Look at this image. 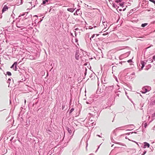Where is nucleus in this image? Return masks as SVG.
<instances>
[{
    "mask_svg": "<svg viewBox=\"0 0 155 155\" xmlns=\"http://www.w3.org/2000/svg\"><path fill=\"white\" fill-rule=\"evenodd\" d=\"M68 11L70 12H73L74 9V8H68L67 9Z\"/></svg>",
    "mask_w": 155,
    "mask_h": 155,
    "instance_id": "obj_4",
    "label": "nucleus"
},
{
    "mask_svg": "<svg viewBox=\"0 0 155 155\" xmlns=\"http://www.w3.org/2000/svg\"><path fill=\"white\" fill-rule=\"evenodd\" d=\"M8 80H10V79H9Z\"/></svg>",
    "mask_w": 155,
    "mask_h": 155,
    "instance_id": "obj_25",
    "label": "nucleus"
},
{
    "mask_svg": "<svg viewBox=\"0 0 155 155\" xmlns=\"http://www.w3.org/2000/svg\"><path fill=\"white\" fill-rule=\"evenodd\" d=\"M7 74L8 75V76H11L12 75L11 73L9 71H8L7 72Z\"/></svg>",
    "mask_w": 155,
    "mask_h": 155,
    "instance_id": "obj_9",
    "label": "nucleus"
},
{
    "mask_svg": "<svg viewBox=\"0 0 155 155\" xmlns=\"http://www.w3.org/2000/svg\"><path fill=\"white\" fill-rule=\"evenodd\" d=\"M51 10H50V11H49V12H50L51 11Z\"/></svg>",
    "mask_w": 155,
    "mask_h": 155,
    "instance_id": "obj_24",
    "label": "nucleus"
},
{
    "mask_svg": "<svg viewBox=\"0 0 155 155\" xmlns=\"http://www.w3.org/2000/svg\"><path fill=\"white\" fill-rule=\"evenodd\" d=\"M153 59L154 60H155V55L153 56Z\"/></svg>",
    "mask_w": 155,
    "mask_h": 155,
    "instance_id": "obj_15",
    "label": "nucleus"
},
{
    "mask_svg": "<svg viewBox=\"0 0 155 155\" xmlns=\"http://www.w3.org/2000/svg\"><path fill=\"white\" fill-rule=\"evenodd\" d=\"M153 60H152L151 62H153Z\"/></svg>",
    "mask_w": 155,
    "mask_h": 155,
    "instance_id": "obj_22",
    "label": "nucleus"
},
{
    "mask_svg": "<svg viewBox=\"0 0 155 155\" xmlns=\"http://www.w3.org/2000/svg\"><path fill=\"white\" fill-rule=\"evenodd\" d=\"M124 3H121L120 4V5L121 6L123 7V6H124L123 5H124Z\"/></svg>",
    "mask_w": 155,
    "mask_h": 155,
    "instance_id": "obj_11",
    "label": "nucleus"
},
{
    "mask_svg": "<svg viewBox=\"0 0 155 155\" xmlns=\"http://www.w3.org/2000/svg\"><path fill=\"white\" fill-rule=\"evenodd\" d=\"M105 35V34H103V35Z\"/></svg>",
    "mask_w": 155,
    "mask_h": 155,
    "instance_id": "obj_21",
    "label": "nucleus"
},
{
    "mask_svg": "<svg viewBox=\"0 0 155 155\" xmlns=\"http://www.w3.org/2000/svg\"><path fill=\"white\" fill-rule=\"evenodd\" d=\"M145 91H146V92H144V93H145L146 92H147V89H145Z\"/></svg>",
    "mask_w": 155,
    "mask_h": 155,
    "instance_id": "obj_17",
    "label": "nucleus"
},
{
    "mask_svg": "<svg viewBox=\"0 0 155 155\" xmlns=\"http://www.w3.org/2000/svg\"><path fill=\"white\" fill-rule=\"evenodd\" d=\"M74 110V109L73 108H72V109H71L70 110V113H71Z\"/></svg>",
    "mask_w": 155,
    "mask_h": 155,
    "instance_id": "obj_12",
    "label": "nucleus"
},
{
    "mask_svg": "<svg viewBox=\"0 0 155 155\" xmlns=\"http://www.w3.org/2000/svg\"><path fill=\"white\" fill-rule=\"evenodd\" d=\"M99 35V34H96V36H98V35Z\"/></svg>",
    "mask_w": 155,
    "mask_h": 155,
    "instance_id": "obj_19",
    "label": "nucleus"
},
{
    "mask_svg": "<svg viewBox=\"0 0 155 155\" xmlns=\"http://www.w3.org/2000/svg\"><path fill=\"white\" fill-rule=\"evenodd\" d=\"M9 7L6 5H4L3 8L2 10V13H4L5 12L7 11Z\"/></svg>",
    "mask_w": 155,
    "mask_h": 155,
    "instance_id": "obj_1",
    "label": "nucleus"
},
{
    "mask_svg": "<svg viewBox=\"0 0 155 155\" xmlns=\"http://www.w3.org/2000/svg\"><path fill=\"white\" fill-rule=\"evenodd\" d=\"M8 80H10V79H9Z\"/></svg>",
    "mask_w": 155,
    "mask_h": 155,
    "instance_id": "obj_26",
    "label": "nucleus"
},
{
    "mask_svg": "<svg viewBox=\"0 0 155 155\" xmlns=\"http://www.w3.org/2000/svg\"><path fill=\"white\" fill-rule=\"evenodd\" d=\"M149 1L154 3L155 4V1L153 0H149Z\"/></svg>",
    "mask_w": 155,
    "mask_h": 155,
    "instance_id": "obj_10",
    "label": "nucleus"
},
{
    "mask_svg": "<svg viewBox=\"0 0 155 155\" xmlns=\"http://www.w3.org/2000/svg\"><path fill=\"white\" fill-rule=\"evenodd\" d=\"M79 53L78 52V51H76V54H75V57L76 59L77 60L79 59Z\"/></svg>",
    "mask_w": 155,
    "mask_h": 155,
    "instance_id": "obj_2",
    "label": "nucleus"
},
{
    "mask_svg": "<svg viewBox=\"0 0 155 155\" xmlns=\"http://www.w3.org/2000/svg\"><path fill=\"white\" fill-rule=\"evenodd\" d=\"M48 0H44L43 1L42 4L45 5V4H48Z\"/></svg>",
    "mask_w": 155,
    "mask_h": 155,
    "instance_id": "obj_5",
    "label": "nucleus"
},
{
    "mask_svg": "<svg viewBox=\"0 0 155 155\" xmlns=\"http://www.w3.org/2000/svg\"><path fill=\"white\" fill-rule=\"evenodd\" d=\"M141 64L142 65L141 69H142L143 68L144 66V62H143L142 61V62H141Z\"/></svg>",
    "mask_w": 155,
    "mask_h": 155,
    "instance_id": "obj_6",
    "label": "nucleus"
},
{
    "mask_svg": "<svg viewBox=\"0 0 155 155\" xmlns=\"http://www.w3.org/2000/svg\"><path fill=\"white\" fill-rule=\"evenodd\" d=\"M145 145L144 146V148H146L147 147H150V144L149 143H147V142H144V143Z\"/></svg>",
    "mask_w": 155,
    "mask_h": 155,
    "instance_id": "obj_3",
    "label": "nucleus"
},
{
    "mask_svg": "<svg viewBox=\"0 0 155 155\" xmlns=\"http://www.w3.org/2000/svg\"><path fill=\"white\" fill-rule=\"evenodd\" d=\"M95 35L93 34L91 37V38H93L95 36Z\"/></svg>",
    "mask_w": 155,
    "mask_h": 155,
    "instance_id": "obj_14",
    "label": "nucleus"
},
{
    "mask_svg": "<svg viewBox=\"0 0 155 155\" xmlns=\"http://www.w3.org/2000/svg\"><path fill=\"white\" fill-rule=\"evenodd\" d=\"M68 131L69 133H71L72 132L71 131V130H68Z\"/></svg>",
    "mask_w": 155,
    "mask_h": 155,
    "instance_id": "obj_16",
    "label": "nucleus"
},
{
    "mask_svg": "<svg viewBox=\"0 0 155 155\" xmlns=\"http://www.w3.org/2000/svg\"><path fill=\"white\" fill-rule=\"evenodd\" d=\"M26 100L25 99V104L26 103Z\"/></svg>",
    "mask_w": 155,
    "mask_h": 155,
    "instance_id": "obj_18",
    "label": "nucleus"
},
{
    "mask_svg": "<svg viewBox=\"0 0 155 155\" xmlns=\"http://www.w3.org/2000/svg\"><path fill=\"white\" fill-rule=\"evenodd\" d=\"M15 66V67H16V65H17V63L16 62H15L14 64L12 65V66L11 67V68H13L14 66Z\"/></svg>",
    "mask_w": 155,
    "mask_h": 155,
    "instance_id": "obj_7",
    "label": "nucleus"
},
{
    "mask_svg": "<svg viewBox=\"0 0 155 155\" xmlns=\"http://www.w3.org/2000/svg\"><path fill=\"white\" fill-rule=\"evenodd\" d=\"M120 10V11H121V9H120V10Z\"/></svg>",
    "mask_w": 155,
    "mask_h": 155,
    "instance_id": "obj_23",
    "label": "nucleus"
},
{
    "mask_svg": "<svg viewBox=\"0 0 155 155\" xmlns=\"http://www.w3.org/2000/svg\"><path fill=\"white\" fill-rule=\"evenodd\" d=\"M147 24H148L147 23H144V24H142L141 26V27H144L145 26L147 25Z\"/></svg>",
    "mask_w": 155,
    "mask_h": 155,
    "instance_id": "obj_8",
    "label": "nucleus"
},
{
    "mask_svg": "<svg viewBox=\"0 0 155 155\" xmlns=\"http://www.w3.org/2000/svg\"><path fill=\"white\" fill-rule=\"evenodd\" d=\"M154 114H155V113H154Z\"/></svg>",
    "mask_w": 155,
    "mask_h": 155,
    "instance_id": "obj_27",
    "label": "nucleus"
},
{
    "mask_svg": "<svg viewBox=\"0 0 155 155\" xmlns=\"http://www.w3.org/2000/svg\"><path fill=\"white\" fill-rule=\"evenodd\" d=\"M127 62H128V63L132 62V60H131L130 59V60H128L127 61Z\"/></svg>",
    "mask_w": 155,
    "mask_h": 155,
    "instance_id": "obj_13",
    "label": "nucleus"
},
{
    "mask_svg": "<svg viewBox=\"0 0 155 155\" xmlns=\"http://www.w3.org/2000/svg\"><path fill=\"white\" fill-rule=\"evenodd\" d=\"M154 103L155 104V100L153 101Z\"/></svg>",
    "mask_w": 155,
    "mask_h": 155,
    "instance_id": "obj_20",
    "label": "nucleus"
}]
</instances>
